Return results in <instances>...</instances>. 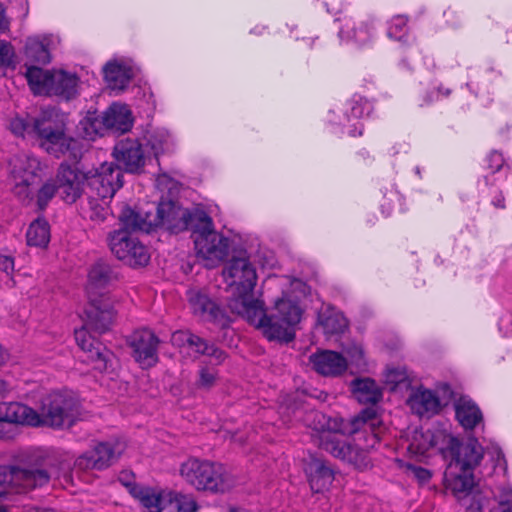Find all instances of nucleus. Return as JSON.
Returning a JSON list of instances; mask_svg holds the SVG:
<instances>
[{"instance_id":"f257e3e1","label":"nucleus","mask_w":512,"mask_h":512,"mask_svg":"<svg viewBox=\"0 0 512 512\" xmlns=\"http://www.w3.org/2000/svg\"><path fill=\"white\" fill-rule=\"evenodd\" d=\"M408 452L418 458L439 452L446 461L444 487L454 497H467L475 486L474 470L483 459L484 450L478 439L469 437L461 442L444 424L431 429H414L408 438Z\"/></svg>"},{"instance_id":"f03ea898","label":"nucleus","mask_w":512,"mask_h":512,"mask_svg":"<svg viewBox=\"0 0 512 512\" xmlns=\"http://www.w3.org/2000/svg\"><path fill=\"white\" fill-rule=\"evenodd\" d=\"M81 415L78 399L67 391H53L40 400L38 410L19 402L0 403V422L65 429Z\"/></svg>"},{"instance_id":"7ed1b4c3","label":"nucleus","mask_w":512,"mask_h":512,"mask_svg":"<svg viewBox=\"0 0 512 512\" xmlns=\"http://www.w3.org/2000/svg\"><path fill=\"white\" fill-rule=\"evenodd\" d=\"M302 314L299 302L289 294H283L274 302L270 314L266 313L264 302L258 299L243 318L260 329L269 341L288 343L295 338Z\"/></svg>"},{"instance_id":"20e7f679","label":"nucleus","mask_w":512,"mask_h":512,"mask_svg":"<svg viewBox=\"0 0 512 512\" xmlns=\"http://www.w3.org/2000/svg\"><path fill=\"white\" fill-rule=\"evenodd\" d=\"M65 117L55 108L45 109L34 118L33 138L49 154L59 158L66 154L74 160L81 155L79 141L66 135Z\"/></svg>"},{"instance_id":"39448f33","label":"nucleus","mask_w":512,"mask_h":512,"mask_svg":"<svg viewBox=\"0 0 512 512\" xmlns=\"http://www.w3.org/2000/svg\"><path fill=\"white\" fill-rule=\"evenodd\" d=\"M222 274L231 294L227 306L233 314L243 318L258 300L253 295L257 282L256 270L248 257L242 255L232 257Z\"/></svg>"},{"instance_id":"423d86ee","label":"nucleus","mask_w":512,"mask_h":512,"mask_svg":"<svg viewBox=\"0 0 512 512\" xmlns=\"http://www.w3.org/2000/svg\"><path fill=\"white\" fill-rule=\"evenodd\" d=\"M192 233L198 257L202 258L207 268H214L222 263L229 253V239L216 232L211 217L206 214Z\"/></svg>"},{"instance_id":"0eeeda50","label":"nucleus","mask_w":512,"mask_h":512,"mask_svg":"<svg viewBox=\"0 0 512 512\" xmlns=\"http://www.w3.org/2000/svg\"><path fill=\"white\" fill-rule=\"evenodd\" d=\"M452 394L448 383H438L434 389L418 385L410 388L406 405L413 415L428 420L442 412Z\"/></svg>"},{"instance_id":"6e6552de","label":"nucleus","mask_w":512,"mask_h":512,"mask_svg":"<svg viewBox=\"0 0 512 512\" xmlns=\"http://www.w3.org/2000/svg\"><path fill=\"white\" fill-rule=\"evenodd\" d=\"M180 474L197 490L218 493L227 488L224 467L218 463L190 458L182 463Z\"/></svg>"},{"instance_id":"1a4fd4ad","label":"nucleus","mask_w":512,"mask_h":512,"mask_svg":"<svg viewBox=\"0 0 512 512\" xmlns=\"http://www.w3.org/2000/svg\"><path fill=\"white\" fill-rule=\"evenodd\" d=\"M206 212L200 208L187 209L173 201H162L153 212L155 228H163L171 233L184 230L194 231L201 220H206Z\"/></svg>"},{"instance_id":"9d476101","label":"nucleus","mask_w":512,"mask_h":512,"mask_svg":"<svg viewBox=\"0 0 512 512\" xmlns=\"http://www.w3.org/2000/svg\"><path fill=\"white\" fill-rule=\"evenodd\" d=\"M10 174L15 195L25 204L33 200L34 186L41 180L40 161L33 156L20 154L10 160Z\"/></svg>"},{"instance_id":"9b49d317","label":"nucleus","mask_w":512,"mask_h":512,"mask_svg":"<svg viewBox=\"0 0 512 512\" xmlns=\"http://www.w3.org/2000/svg\"><path fill=\"white\" fill-rule=\"evenodd\" d=\"M108 245L111 252L128 265L145 266L150 260L148 248L138 237L127 229H118L108 235Z\"/></svg>"},{"instance_id":"f8f14e48","label":"nucleus","mask_w":512,"mask_h":512,"mask_svg":"<svg viewBox=\"0 0 512 512\" xmlns=\"http://www.w3.org/2000/svg\"><path fill=\"white\" fill-rule=\"evenodd\" d=\"M122 170L114 163H102L94 173H87L86 194L99 196V198H112L116 191L122 187Z\"/></svg>"},{"instance_id":"ddd939ff","label":"nucleus","mask_w":512,"mask_h":512,"mask_svg":"<svg viewBox=\"0 0 512 512\" xmlns=\"http://www.w3.org/2000/svg\"><path fill=\"white\" fill-rule=\"evenodd\" d=\"M380 421L376 419V410L372 407L365 408L360 414L351 418L347 423H342L340 427L335 428L342 434H355L363 430L369 436L366 438V444L363 449H374L380 444L382 439L381 427H376Z\"/></svg>"},{"instance_id":"4468645a","label":"nucleus","mask_w":512,"mask_h":512,"mask_svg":"<svg viewBox=\"0 0 512 512\" xmlns=\"http://www.w3.org/2000/svg\"><path fill=\"white\" fill-rule=\"evenodd\" d=\"M86 307V326L95 333L102 334L110 329L116 317V310L113 301L104 295L99 297L90 296Z\"/></svg>"},{"instance_id":"2eb2a0df","label":"nucleus","mask_w":512,"mask_h":512,"mask_svg":"<svg viewBox=\"0 0 512 512\" xmlns=\"http://www.w3.org/2000/svg\"><path fill=\"white\" fill-rule=\"evenodd\" d=\"M128 344L132 349V356L142 368H150L158 362V337L149 329L134 331Z\"/></svg>"},{"instance_id":"dca6fc26","label":"nucleus","mask_w":512,"mask_h":512,"mask_svg":"<svg viewBox=\"0 0 512 512\" xmlns=\"http://www.w3.org/2000/svg\"><path fill=\"white\" fill-rule=\"evenodd\" d=\"M124 445L119 441L101 442L92 451L86 452L76 460L80 469L102 470L110 466L123 452Z\"/></svg>"},{"instance_id":"f3484780","label":"nucleus","mask_w":512,"mask_h":512,"mask_svg":"<svg viewBox=\"0 0 512 512\" xmlns=\"http://www.w3.org/2000/svg\"><path fill=\"white\" fill-rule=\"evenodd\" d=\"M50 473L36 467H13L9 474L0 472V489L7 494V485L13 483L25 490L43 487L50 481Z\"/></svg>"},{"instance_id":"a211bd4d","label":"nucleus","mask_w":512,"mask_h":512,"mask_svg":"<svg viewBox=\"0 0 512 512\" xmlns=\"http://www.w3.org/2000/svg\"><path fill=\"white\" fill-rule=\"evenodd\" d=\"M91 331L84 321L83 327L75 330V340L78 346L86 354L84 361L92 364L94 369L105 371L111 361L113 354L101 343L96 341L89 333Z\"/></svg>"},{"instance_id":"6ab92c4d","label":"nucleus","mask_w":512,"mask_h":512,"mask_svg":"<svg viewBox=\"0 0 512 512\" xmlns=\"http://www.w3.org/2000/svg\"><path fill=\"white\" fill-rule=\"evenodd\" d=\"M55 182L63 200L73 203L80 197L84 183L87 184V173L79 170L76 165L63 163L58 169Z\"/></svg>"},{"instance_id":"aec40b11","label":"nucleus","mask_w":512,"mask_h":512,"mask_svg":"<svg viewBox=\"0 0 512 512\" xmlns=\"http://www.w3.org/2000/svg\"><path fill=\"white\" fill-rule=\"evenodd\" d=\"M343 24L339 30V37L342 41L353 42L358 46L369 45L377 35L374 19L355 21L351 17H344Z\"/></svg>"},{"instance_id":"412c9836","label":"nucleus","mask_w":512,"mask_h":512,"mask_svg":"<svg viewBox=\"0 0 512 512\" xmlns=\"http://www.w3.org/2000/svg\"><path fill=\"white\" fill-rule=\"evenodd\" d=\"M115 160L129 173L139 172L145 165V154L137 139L126 138L114 146Z\"/></svg>"},{"instance_id":"4be33fe9","label":"nucleus","mask_w":512,"mask_h":512,"mask_svg":"<svg viewBox=\"0 0 512 512\" xmlns=\"http://www.w3.org/2000/svg\"><path fill=\"white\" fill-rule=\"evenodd\" d=\"M171 341L173 345L180 347L187 346L198 354L207 355L211 358L214 365L221 364L226 358L224 351L214 345L208 344L204 339L190 333L189 331L174 332L172 334Z\"/></svg>"},{"instance_id":"5701e85b","label":"nucleus","mask_w":512,"mask_h":512,"mask_svg":"<svg viewBox=\"0 0 512 512\" xmlns=\"http://www.w3.org/2000/svg\"><path fill=\"white\" fill-rule=\"evenodd\" d=\"M313 369L320 375L336 377L343 374L348 362L346 358L336 351L320 350L309 357Z\"/></svg>"},{"instance_id":"b1692460","label":"nucleus","mask_w":512,"mask_h":512,"mask_svg":"<svg viewBox=\"0 0 512 512\" xmlns=\"http://www.w3.org/2000/svg\"><path fill=\"white\" fill-rule=\"evenodd\" d=\"M320 440L321 448L336 458L357 464L362 457L363 449L346 442L337 433L323 432Z\"/></svg>"},{"instance_id":"393cba45","label":"nucleus","mask_w":512,"mask_h":512,"mask_svg":"<svg viewBox=\"0 0 512 512\" xmlns=\"http://www.w3.org/2000/svg\"><path fill=\"white\" fill-rule=\"evenodd\" d=\"M455 418L465 431H472L478 427L484 428V416L476 404L468 396H462L454 403Z\"/></svg>"},{"instance_id":"a878e982","label":"nucleus","mask_w":512,"mask_h":512,"mask_svg":"<svg viewBox=\"0 0 512 512\" xmlns=\"http://www.w3.org/2000/svg\"><path fill=\"white\" fill-rule=\"evenodd\" d=\"M187 297L194 315L204 321L224 324L222 310L206 294L197 289H190L187 292Z\"/></svg>"},{"instance_id":"bb28decb","label":"nucleus","mask_w":512,"mask_h":512,"mask_svg":"<svg viewBox=\"0 0 512 512\" xmlns=\"http://www.w3.org/2000/svg\"><path fill=\"white\" fill-rule=\"evenodd\" d=\"M79 77L76 73L62 69L51 71L47 95H54L65 100L73 99L79 92Z\"/></svg>"},{"instance_id":"cd10ccee","label":"nucleus","mask_w":512,"mask_h":512,"mask_svg":"<svg viewBox=\"0 0 512 512\" xmlns=\"http://www.w3.org/2000/svg\"><path fill=\"white\" fill-rule=\"evenodd\" d=\"M304 471L310 488L315 493L323 492L334 480L333 470L320 458L311 457L306 463Z\"/></svg>"},{"instance_id":"c85d7f7f","label":"nucleus","mask_w":512,"mask_h":512,"mask_svg":"<svg viewBox=\"0 0 512 512\" xmlns=\"http://www.w3.org/2000/svg\"><path fill=\"white\" fill-rule=\"evenodd\" d=\"M103 121L108 131L125 133L132 128L134 118L127 105L113 103L103 112Z\"/></svg>"},{"instance_id":"c756f323","label":"nucleus","mask_w":512,"mask_h":512,"mask_svg":"<svg viewBox=\"0 0 512 512\" xmlns=\"http://www.w3.org/2000/svg\"><path fill=\"white\" fill-rule=\"evenodd\" d=\"M119 219L123 225L122 229H127L134 234L137 230L150 233L155 229L153 211H138L125 206L121 211Z\"/></svg>"},{"instance_id":"7c9ffc66","label":"nucleus","mask_w":512,"mask_h":512,"mask_svg":"<svg viewBox=\"0 0 512 512\" xmlns=\"http://www.w3.org/2000/svg\"><path fill=\"white\" fill-rule=\"evenodd\" d=\"M352 396L362 404H376L382 398V389L369 377L356 378L350 383Z\"/></svg>"},{"instance_id":"2f4dec72","label":"nucleus","mask_w":512,"mask_h":512,"mask_svg":"<svg viewBox=\"0 0 512 512\" xmlns=\"http://www.w3.org/2000/svg\"><path fill=\"white\" fill-rule=\"evenodd\" d=\"M318 325L326 337H331L343 333L348 327V322L340 311L328 306L319 312Z\"/></svg>"},{"instance_id":"473e14b6","label":"nucleus","mask_w":512,"mask_h":512,"mask_svg":"<svg viewBox=\"0 0 512 512\" xmlns=\"http://www.w3.org/2000/svg\"><path fill=\"white\" fill-rule=\"evenodd\" d=\"M133 76L132 69L118 62H109L104 67V78L111 90L123 91Z\"/></svg>"},{"instance_id":"72a5a7b5","label":"nucleus","mask_w":512,"mask_h":512,"mask_svg":"<svg viewBox=\"0 0 512 512\" xmlns=\"http://www.w3.org/2000/svg\"><path fill=\"white\" fill-rule=\"evenodd\" d=\"M115 279L116 274L108 263L96 262L88 273L87 292L89 297L92 296L94 290L106 287Z\"/></svg>"},{"instance_id":"f704fd0d","label":"nucleus","mask_w":512,"mask_h":512,"mask_svg":"<svg viewBox=\"0 0 512 512\" xmlns=\"http://www.w3.org/2000/svg\"><path fill=\"white\" fill-rule=\"evenodd\" d=\"M412 374L405 366L386 367V391L401 392L411 388Z\"/></svg>"},{"instance_id":"c9c22d12","label":"nucleus","mask_w":512,"mask_h":512,"mask_svg":"<svg viewBox=\"0 0 512 512\" xmlns=\"http://www.w3.org/2000/svg\"><path fill=\"white\" fill-rule=\"evenodd\" d=\"M197 508V503L191 496L166 492L160 512H196Z\"/></svg>"},{"instance_id":"e433bc0d","label":"nucleus","mask_w":512,"mask_h":512,"mask_svg":"<svg viewBox=\"0 0 512 512\" xmlns=\"http://www.w3.org/2000/svg\"><path fill=\"white\" fill-rule=\"evenodd\" d=\"M26 240L29 246L45 248L50 241V226L44 218H37L28 227Z\"/></svg>"},{"instance_id":"4c0bfd02","label":"nucleus","mask_w":512,"mask_h":512,"mask_svg":"<svg viewBox=\"0 0 512 512\" xmlns=\"http://www.w3.org/2000/svg\"><path fill=\"white\" fill-rule=\"evenodd\" d=\"M25 76L34 94L47 95L50 84L51 71H44L39 67L30 66L27 67Z\"/></svg>"},{"instance_id":"58836bf2","label":"nucleus","mask_w":512,"mask_h":512,"mask_svg":"<svg viewBox=\"0 0 512 512\" xmlns=\"http://www.w3.org/2000/svg\"><path fill=\"white\" fill-rule=\"evenodd\" d=\"M164 494H166V491H156L149 487L140 486L139 488H134L132 496L151 512H160Z\"/></svg>"},{"instance_id":"ea45409f","label":"nucleus","mask_w":512,"mask_h":512,"mask_svg":"<svg viewBox=\"0 0 512 512\" xmlns=\"http://www.w3.org/2000/svg\"><path fill=\"white\" fill-rule=\"evenodd\" d=\"M25 53L28 58L37 63L47 64L51 61L47 38H29L26 43Z\"/></svg>"},{"instance_id":"a19ab883","label":"nucleus","mask_w":512,"mask_h":512,"mask_svg":"<svg viewBox=\"0 0 512 512\" xmlns=\"http://www.w3.org/2000/svg\"><path fill=\"white\" fill-rule=\"evenodd\" d=\"M88 196V210L87 215L89 219L95 223H102L110 215L109 202L110 198H99L87 194Z\"/></svg>"},{"instance_id":"79ce46f5","label":"nucleus","mask_w":512,"mask_h":512,"mask_svg":"<svg viewBox=\"0 0 512 512\" xmlns=\"http://www.w3.org/2000/svg\"><path fill=\"white\" fill-rule=\"evenodd\" d=\"M372 110L373 105L369 100L355 95L347 104L345 116L347 121L351 122L352 120H358L364 116H369Z\"/></svg>"},{"instance_id":"37998d69","label":"nucleus","mask_w":512,"mask_h":512,"mask_svg":"<svg viewBox=\"0 0 512 512\" xmlns=\"http://www.w3.org/2000/svg\"><path fill=\"white\" fill-rule=\"evenodd\" d=\"M8 128L16 137L33 139L34 118L28 115H15L10 119Z\"/></svg>"},{"instance_id":"c03bdc74","label":"nucleus","mask_w":512,"mask_h":512,"mask_svg":"<svg viewBox=\"0 0 512 512\" xmlns=\"http://www.w3.org/2000/svg\"><path fill=\"white\" fill-rule=\"evenodd\" d=\"M80 129L83 130V136L88 140H94L108 131L104 126L103 114L101 116L95 114L86 116L80 121Z\"/></svg>"},{"instance_id":"a18cd8bd","label":"nucleus","mask_w":512,"mask_h":512,"mask_svg":"<svg viewBox=\"0 0 512 512\" xmlns=\"http://www.w3.org/2000/svg\"><path fill=\"white\" fill-rule=\"evenodd\" d=\"M149 143L155 155L170 151L174 145V139L168 130L161 128L155 130L149 138Z\"/></svg>"},{"instance_id":"49530a36","label":"nucleus","mask_w":512,"mask_h":512,"mask_svg":"<svg viewBox=\"0 0 512 512\" xmlns=\"http://www.w3.org/2000/svg\"><path fill=\"white\" fill-rule=\"evenodd\" d=\"M388 36L400 42H408L407 19L404 16L398 15L391 19Z\"/></svg>"},{"instance_id":"de8ad7c7","label":"nucleus","mask_w":512,"mask_h":512,"mask_svg":"<svg viewBox=\"0 0 512 512\" xmlns=\"http://www.w3.org/2000/svg\"><path fill=\"white\" fill-rule=\"evenodd\" d=\"M16 66V54L13 46L0 40V76L5 74L9 68L14 69Z\"/></svg>"},{"instance_id":"09e8293b","label":"nucleus","mask_w":512,"mask_h":512,"mask_svg":"<svg viewBox=\"0 0 512 512\" xmlns=\"http://www.w3.org/2000/svg\"><path fill=\"white\" fill-rule=\"evenodd\" d=\"M494 498L501 510H512V484H499L494 490Z\"/></svg>"},{"instance_id":"8fccbe9b","label":"nucleus","mask_w":512,"mask_h":512,"mask_svg":"<svg viewBox=\"0 0 512 512\" xmlns=\"http://www.w3.org/2000/svg\"><path fill=\"white\" fill-rule=\"evenodd\" d=\"M218 371L214 366L204 365L199 370L197 386L202 389H211L217 382Z\"/></svg>"},{"instance_id":"3c124183","label":"nucleus","mask_w":512,"mask_h":512,"mask_svg":"<svg viewBox=\"0 0 512 512\" xmlns=\"http://www.w3.org/2000/svg\"><path fill=\"white\" fill-rule=\"evenodd\" d=\"M56 191H58L56 182L45 183L37 193V206L43 210L46 208L50 200L54 197Z\"/></svg>"},{"instance_id":"603ef678","label":"nucleus","mask_w":512,"mask_h":512,"mask_svg":"<svg viewBox=\"0 0 512 512\" xmlns=\"http://www.w3.org/2000/svg\"><path fill=\"white\" fill-rule=\"evenodd\" d=\"M406 472L410 477L415 478L420 484L427 483L432 477L430 470L414 464H407Z\"/></svg>"},{"instance_id":"864d4df0","label":"nucleus","mask_w":512,"mask_h":512,"mask_svg":"<svg viewBox=\"0 0 512 512\" xmlns=\"http://www.w3.org/2000/svg\"><path fill=\"white\" fill-rule=\"evenodd\" d=\"M450 94L449 89H444L441 86L433 87L432 89L425 92L422 96L421 105H428L435 101H438L444 97H447Z\"/></svg>"},{"instance_id":"5fc2aeb1","label":"nucleus","mask_w":512,"mask_h":512,"mask_svg":"<svg viewBox=\"0 0 512 512\" xmlns=\"http://www.w3.org/2000/svg\"><path fill=\"white\" fill-rule=\"evenodd\" d=\"M118 481L126 487L131 495L134 494V488H139L140 485L136 484L135 476L130 471H122L118 476Z\"/></svg>"},{"instance_id":"6e6d98bb","label":"nucleus","mask_w":512,"mask_h":512,"mask_svg":"<svg viewBox=\"0 0 512 512\" xmlns=\"http://www.w3.org/2000/svg\"><path fill=\"white\" fill-rule=\"evenodd\" d=\"M498 326L505 336H512V311H506L500 316Z\"/></svg>"},{"instance_id":"4d7b16f0","label":"nucleus","mask_w":512,"mask_h":512,"mask_svg":"<svg viewBox=\"0 0 512 512\" xmlns=\"http://www.w3.org/2000/svg\"><path fill=\"white\" fill-rule=\"evenodd\" d=\"M0 270L4 272L11 282V286L14 285L12 274L14 272V259L10 256L0 254Z\"/></svg>"},{"instance_id":"13d9d810","label":"nucleus","mask_w":512,"mask_h":512,"mask_svg":"<svg viewBox=\"0 0 512 512\" xmlns=\"http://www.w3.org/2000/svg\"><path fill=\"white\" fill-rule=\"evenodd\" d=\"M489 168L492 171H498L504 164V158L501 153L494 151L487 157Z\"/></svg>"},{"instance_id":"bf43d9fd","label":"nucleus","mask_w":512,"mask_h":512,"mask_svg":"<svg viewBox=\"0 0 512 512\" xmlns=\"http://www.w3.org/2000/svg\"><path fill=\"white\" fill-rule=\"evenodd\" d=\"M12 389L13 387L10 383L0 379V398L6 397L12 391Z\"/></svg>"},{"instance_id":"052dcab7","label":"nucleus","mask_w":512,"mask_h":512,"mask_svg":"<svg viewBox=\"0 0 512 512\" xmlns=\"http://www.w3.org/2000/svg\"><path fill=\"white\" fill-rule=\"evenodd\" d=\"M505 199L503 197V195L501 193L495 195L492 199V204L496 207V208H504L505 207Z\"/></svg>"},{"instance_id":"680f3d73","label":"nucleus","mask_w":512,"mask_h":512,"mask_svg":"<svg viewBox=\"0 0 512 512\" xmlns=\"http://www.w3.org/2000/svg\"><path fill=\"white\" fill-rule=\"evenodd\" d=\"M8 29V22L4 15V9L0 4V33L6 31Z\"/></svg>"},{"instance_id":"e2e57ef3","label":"nucleus","mask_w":512,"mask_h":512,"mask_svg":"<svg viewBox=\"0 0 512 512\" xmlns=\"http://www.w3.org/2000/svg\"><path fill=\"white\" fill-rule=\"evenodd\" d=\"M349 135L351 136H357L362 134V125L360 123L353 124V128L348 131Z\"/></svg>"},{"instance_id":"0e129e2a","label":"nucleus","mask_w":512,"mask_h":512,"mask_svg":"<svg viewBox=\"0 0 512 512\" xmlns=\"http://www.w3.org/2000/svg\"><path fill=\"white\" fill-rule=\"evenodd\" d=\"M8 358V352L0 345V367L7 362Z\"/></svg>"},{"instance_id":"69168bd1","label":"nucleus","mask_w":512,"mask_h":512,"mask_svg":"<svg viewBox=\"0 0 512 512\" xmlns=\"http://www.w3.org/2000/svg\"><path fill=\"white\" fill-rule=\"evenodd\" d=\"M493 452L496 455V460H497L498 463H500L501 461H504V455H503V453H502V451H501L499 446H497V445L494 446L493 447Z\"/></svg>"},{"instance_id":"338daca9","label":"nucleus","mask_w":512,"mask_h":512,"mask_svg":"<svg viewBox=\"0 0 512 512\" xmlns=\"http://www.w3.org/2000/svg\"><path fill=\"white\" fill-rule=\"evenodd\" d=\"M389 338V340H393L395 338V345H394V348L393 349H398V347L401 345V341L398 337H396L394 334L392 333H386V339Z\"/></svg>"},{"instance_id":"774afa93","label":"nucleus","mask_w":512,"mask_h":512,"mask_svg":"<svg viewBox=\"0 0 512 512\" xmlns=\"http://www.w3.org/2000/svg\"><path fill=\"white\" fill-rule=\"evenodd\" d=\"M228 512H250L249 510L242 507H229Z\"/></svg>"}]
</instances>
